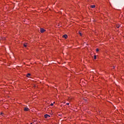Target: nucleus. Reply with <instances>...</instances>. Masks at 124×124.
<instances>
[{"instance_id":"1","label":"nucleus","mask_w":124,"mask_h":124,"mask_svg":"<svg viewBox=\"0 0 124 124\" xmlns=\"http://www.w3.org/2000/svg\"><path fill=\"white\" fill-rule=\"evenodd\" d=\"M45 119L50 118V115H49L48 114H46V115H45Z\"/></svg>"},{"instance_id":"2","label":"nucleus","mask_w":124,"mask_h":124,"mask_svg":"<svg viewBox=\"0 0 124 124\" xmlns=\"http://www.w3.org/2000/svg\"><path fill=\"white\" fill-rule=\"evenodd\" d=\"M40 31H41V32H44V31H45V30H44V29L42 28V29H41Z\"/></svg>"},{"instance_id":"3","label":"nucleus","mask_w":124,"mask_h":124,"mask_svg":"<svg viewBox=\"0 0 124 124\" xmlns=\"http://www.w3.org/2000/svg\"><path fill=\"white\" fill-rule=\"evenodd\" d=\"M62 37H64V38H65V39H66V38H67V35H63L62 36Z\"/></svg>"},{"instance_id":"4","label":"nucleus","mask_w":124,"mask_h":124,"mask_svg":"<svg viewBox=\"0 0 124 124\" xmlns=\"http://www.w3.org/2000/svg\"><path fill=\"white\" fill-rule=\"evenodd\" d=\"M29 109L28 108H24V111H29Z\"/></svg>"},{"instance_id":"5","label":"nucleus","mask_w":124,"mask_h":124,"mask_svg":"<svg viewBox=\"0 0 124 124\" xmlns=\"http://www.w3.org/2000/svg\"><path fill=\"white\" fill-rule=\"evenodd\" d=\"M91 8H94L95 7V5H93L91 6Z\"/></svg>"},{"instance_id":"6","label":"nucleus","mask_w":124,"mask_h":124,"mask_svg":"<svg viewBox=\"0 0 124 124\" xmlns=\"http://www.w3.org/2000/svg\"><path fill=\"white\" fill-rule=\"evenodd\" d=\"M23 46H24V47H27V46H28V44L27 43H25L23 45Z\"/></svg>"},{"instance_id":"7","label":"nucleus","mask_w":124,"mask_h":124,"mask_svg":"<svg viewBox=\"0 0 124 124\" xmlns=\"http://www.w3.org/2000/svg\"><path fill=\"white\" fill-rule=\"evenodd\" d=\"M31 77V74H28L27 75V77L30 78Z\"/></svg>"},{"instance_id":"8","label":"nucleus","mask_w":124,"mask_h":124,"mask_svg":"<svg viewBox=\"0 0 124 124\" xmlns=\"http://www.w3.org/2000/svg\"><path fill=\"white\" fill-rule=\"evenodd\" d=\"M116 28H117L118 29H119V28H120V25L116 24Z\"/></svg>"},{"instance_id":"9","label":"nucleus","mask_w":124,"mask_h":124,"mask_svg":"<svg viewBox=\"0 0 124 124\" xmlns=\"http://www.w3.org/2000/svg\"><path fill=\"white\" fill-rule=\"evenodd\" d=\"M93 59L94 60H96V55H94L93 57Z\"/></svg>"},{"instance_id":"10","label":"nucleus","mask_w":124,"mask_h":124,"mask_svg":"<svg viewBox=\"0 0 124 124\" xmlns=\"http://www.w3.org/2000/svg\"><path fill=\"white\" fill-rule=\"evenodd\" d=\"M96 51V52H98V51H99V49H98V48H97Z\"/></svg>"},{"instance_id":"11","label":"nucleus","mask_w":124,"mask_h":124,"mask_svg":"<svg viewBox=\"0 0 124 124\" xmlns=\"http://www.w3.org/2000/svg\"><path fill=\"white\" fill-rule=\"evenodd\" d=\"M53 105H54V104L53 103L50 104V106H53Z\"/></svg>"},{"instance_id":"12","label":"nucleus","mask_w":124,"mask_h":124,"mask_svg":"<svg viewBox=\"0 0 124 124\" xmlns=\"http://www.w3.org/2000/svg\"><path fill=\"white\" fill-rule=\"evenodd\" d=\"M66 104V105H69V103H67Z\"/></svg>"},{"instance_id":"13","label":"nucleus","mask_w":124,"mask_h":124,"mask_svg":"<svg viewBox=\"0 0 124 124\" xmlns=\"http://www.w3.org/2000/svg\"><path fill=\"white\" fill-rule=\"evenodd\" d=\"M3 113L2 112L0 113V115H2Z\"/></svg>"},{"instance_id":"14","label":"nucleus","mask_w":124,"mask_h":124,"mask_svg":"<svg viewBox=\"0 0 124 124\" xmlns=\"http://www.w3.org/2000/svg\"><path fill=\"white\" fill-rule=\"evenodd\" d=\"M79 34H80V35L82 36V34L81 33H79Z\"/></svg>"},{"instance_id":"15","label":"nucleus","mask_w":124,"mask_h":124,"mask_svg":"<svg viewBox=\"0 0 124 124\" xmlns=\"http://www.w3.org/2000/svg\"><path fill=\"white\" fill-rule=\"evenodd\" d=\"M79 34H80V35L82 36V34L81 33H79Z\"/></svg>"},{"instance_id":"16","label":"nucleus","mask_w":124,"mask_h":124,"mask_svg":"<svg viewBox=\"0 0 124 124\" xmlns=\"http://www.w3.org/2000/svg\"><path fill=\"white\" fill-rule=\"evenodd\" d=\"M69 100H70V99H71V98H69Z\"/></svg>"},{"instance_id":"17","label":"nucleus","mask_w":124,"mask_h":124,"mask_svg":"<svg viewBox=\"0 0 124 124\" xmlns=\"http://www.w3.org/2000/svg\"><path fill=\"white\" fill-rule=\"evenodd\" d=\"M30 124H32V123H31Z\"/></svg>"},{"instance_id":"18","label":"nucleus","mask_w":124,"mask_h":124,"mask_svg":"<svg viewBox=\"0 0 124 124\" xmlns=\"http://www.w3.org/2000/svg\"><path fill=\"white\" fill-rule=\"evenodd\" d=\"M53 103H55V102Z\"/></svg>"}]
</instances>
